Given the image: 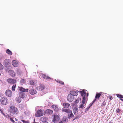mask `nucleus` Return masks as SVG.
I'll return each instance as SVG.
<instances>
[{
    "label": "nucleus",
    "instance_id": "obj_1",
    "mask_svg": "<svg viewBox=\"0 0 123 123\" xmlns=\"http://www.w3.org/2000/svg\"><path fill=\"white\" fill-rule=\"evenodd\" d=\"M9 112L12 115H17L19 113L18 109L14 106H10Z\"/></svg>",
    "mask_w": 123,
    "mask_h": 123
},
{
    "label": "nucleus",
    "instance_id": "obj_2",
    "mask_svg": "<svg viewBox=\"0 0 123 123\" xmlns=\"http://www.w3.org/2000/svg\"><path fill=\"white\" fill-rule=\"evenodd\" d=\"M0 101L1 104L3 105H6L8 103V100L6 97H3L1 98Z\"/></svg>",
    "mask_w": 123,
    "mask_h": 123
},
{
    "label": "nucleus",
    "instance_id": "obj_3",
    "mask_svg": "<svg viewBox=\"0 0 123 123\" xmlns=\"http://www.w3.org/2000/svg\"><path fill=\"white\" fill-rule=\"evenodd\" d=\"M44 115L43 112V110L41 109L38 110L36 113L35 115L36 117H39L43 116Z\"/></svg>",
    "mask_w": 123,
    "mask_h": 123
},
{
    "label": "nucleus",
    "instance_id": "obj_4",
    "mask_svg": "<svg viewBox=\"0 0 123 123\" xmlns=\"http://www.w3.org/2000/svg\"><path fill=\"white\" fill-rule=\"evenodd\" d=\"M53 116L54 118H53V122L55 123H56L59 121L60 118L58 115L54 114Z\"/></svg>",
    "mask_w": 123,
    "mask_h": 123
},
{
    "label": "nucleus",
    "instance_id": "obj_5",
    "mask_svg": "<svg viewBox=\"0 0 123 123\" xmlns=\"http://www.w3.org/2000/svg\"><path fill=\"white\" fill-rule=\"evenodd\" d=\"M29 92L30 94L31 95H33L36 94L37 93V91L35 89L33 88V87H30Z\"/></svg>",
    "mask_w": 123,
    "mask_h": 123
},
{
    "label": "nucleus",
    "instance_id": "obj_6",
    "mask_svg": "<svg viewBox=\"0 0 123 123\" xmlns=\"http://www.w3.org/2000/svg\"><path fill=\"white\" fill-rule=\"evenodd\" d=\"M5 93L6 96L8 97H10L12 95V91L9 89L6 90L5 92Z\"/></svg>",
    "mask_w": 123,
    "mask_h": 123
},
{
    "label": "nucleus",
    "instance_id": "obj_7",
    "mask_svg": "<svg viewBox=\"0 0 123 123\" xmlns=\"http://www.w3.org/2000/svg\"><path fill=\"white\" fill-rule=\"evenodd\" d=\"M7 81L8 83L10 84H14L16 82V79L9 78L7 80Z\"/></svg>",
    "mask_w": 123,
    "mask_h": 123
},
{
    "label": "nucleus",
    "instance_id": "obj_8",
    "mask_svg": "<svg viewBox=\"0 0 123 123\" xmlns=\"http://www.w3.org/2000/svg\"><path fill=\"white\" fill-rule=\"evenodd\" d=\"M74 99V97L73 95L70 93L68 94L67 98V100L69 102H72L73 101Z\"/></svg>",
    "mask_w": 123,
    "mask_h": 123
},
{
    "label": "nucleus",
    "instance_id": "obj_9",
    "mask_svg": "<svg viewBox=\"0 0 123 123\" xmlns=\"http://www.w3.org/2000/svg\"><path fill=\"white\" fill-rule=\"evenodd\" d=\"M10 63V61L8 59H6L4 61L3 65L5 67H7Z\"/></svg>",
    "mask_w": 123,
    "mask_h": 123
},
{
    "label": "nucleus",
    "instance_id": "obj_10",
    "mask_svg": "<svg viewBox=\"0 0 123 123\" xmlns=\"http://www.w3.org/2000/svg\"><path fill=\"white\" fill-rule=\"evenodd\" d=\"M53 111L49 109H47L45 111V114L47 115H51L53 113Z\"/></svg>",
    "mask_w": 123,
    "mask_h": 123
},
{
    "label": "nucleus",
    "instance_id": "obj_11",
    "mask_svg": "<svg viewBox=\"0 0 123 123\" xmlns=\"http://www.w3.org/2000/svg\"><path fill=\"white\" fill-rule=\"evenodd\" d=\"M42 77L44 79L48 80H52L51 78L50 77L47 75H46L45 74H42Z\"/></svg>",
    "mask_w": 123,
    "mask_h": 123
},
{
    "label": "nucleus",
    "instance_id": "obj_12",
    "mask_svg": "<svg viewBox=\"0 0 123 123\" xmlns=\"http://www.w3.org/2000/svg\"><path fill=\"white\" fill-rule=\"evenodd\" d=\"M18 89L20 91L22 92H28V89H25L22 87H18Z\"/></svg>",
    "mask_w": 123,
    "mask_h": 123
},
{
    "label": "nucleus",
    "instance_id": "obj_13",
    "mask_svg": "<svg viewBox=\"0 0 123 123\" xmlns=\"http://www.w3.org/2000/svg\"><path fill=\"white\" fill-rule=\"evenodd\" d=\"M19 97L22 98H24L26 96V94L25 93L22 92H20L19 93Z\"/></svg>",
    "mask_w": 123,
    "mask_h": 123
},
{
    "label": "nucleus",
    "instance_id": "obj_14",
    "mask_svg": "<svg viewBox=\"0 0 123 123\" xmlns=\"http://www.w3.org/2000/svg\"><path fill=\"white\" fill-rule=\"evenodd\" d=\"M51 106V107L55 111H58L59 110L58 107L56 105H52Z\"/></svg>",
    "mask_w": 123,
    "mask_h": 123
},
{
    "label": "nucleus",
    "instance_id": "obj_15",
    "mask_svg": "<svg viewBox=\"0 0 123 123\" xmlns=\"http://www.w3.org/2000/svg\"><path fill=\"white\" fill-rule=\"evenodd\" d=\"M70 94L74 96H77L78 94V92L77 91H71L70 92Z\"/></svg>",
    "mask_w": 123,
    "mask_h": 123
},
{
    "label": "nucleus",
    "instance_id": "obj_16",
    "mask_svg": "<svg viewBox=\"0 0 123 123\" xmlns=\"http://www.w3.org/2000/svg\"><path fill=\"white\" fill-rule=\"evenodd\" d=\"M101 95V94L100 93H97L96 94L95 98L94 99L93 101V103H94L96 101V99H99V98Z\"/></svg>",
    "mask_w": 123,
    "mask_h": 123
},
{
    "label": "nucleus",
    "instance_id": "obj_17",
    "mask_svg": "<svg viewBox=\"0 0 123 123\" xmlns=\"http://www.w3.org/2000/svg\"><path fill=\"white\" fill-rule=\"evenodd\" d=\"M12 65L14 67H17L18 65V62L15 60L13 61H12Z\"/></svg>",
    "mask_w": 123,
    "mask_h": 123
},
{
    "label": "nucleus",
    "instance_id": "obj_18",
    "mask_svg": "<svg viewBox=\"0 0 123 123\" xmlns=\"http://www.w3.org/2000/svg\"><path fill=\"white\" fill-rule=\"evenodd\" d=\"M63 107L67 109L70 106V104L67 103H64L63 104Z\"/></svg>",
    "mask_w": 123,
    "mask_h": 123
},
{
    "label": "nucleus",
    "instance_id": "obj_19",
    "mask_svg": "<svg viewBox=\"0 0 123 123\" xmlns=\"http://www.w3.org/2000/svg\"><path fill=\"white\" fill-rule=\"evenodd\" d=\"M8 72L10 75L14 77L15 76V73L13 70H9Z\"/></svg>",
    "mask_w": 123,
    "mask_h": 123
},
{
    "label": "nucleus",
    "instance_id": "obj_20",
    "mask_svg": "<svg viewBox=\"0 0 123 123\" xmlns=\"http://www.w3.org/2000/svg\"><path fill=\"white\" fill-rule=\"evenodd\" d=\"M62 112H64L68 113H70L71 112V111L69 109H62Z\"/></svg>",
    "mask_w": 123,
    "mask_h": 123
},
{
    "label": "nucleus",
    "instance_id": "obj_21",
    "mask_svg": "<svg viewBox=\"0 0 123 123\" xmlns=\"http://www.w3.org/2000/svg\"><path fill=\"white\" fill-rule=\"evenodd\" d=\"M85 102L83 100H82L81 102V104L80 105L79 107V108H84L85 107L84 106L85 105Z\"/></svg>",
    "mask_w": 123,
    "mask_h": 123
},
{
    "label": "nucleus",
    "instance_id": "obj_22",
    "mask_svg": "<svg viewBox=\"0 0 123 123\" xmlns=\"http://www.w3.org/2000/svg\"><path fill=\"white\" fill-rule=\"evenodd\" d=\"M39 87L40 90L41 91L44 90L45 87L43 85L41 84H40Z\"/></svg>",
    "mask_w": 123,
    "mask_h": 123
},
{
    "label": "nucleus",
    "instance_id": "obj_23",
    "mask_svg": "<svg viewBox=\"0 0 123 123\" xmlns=\"http://www.w3.org/2000/svg\"><path fill=\"white\" fill-rule=\"evenodd\" d=\"M78 111V109L76 107H74L73 110V112L75 115H76Z\"/></svg>",
    "mask_w": 123,
    "mask_h": 123
},
{
    "label": "nucleus",
    "instance_id": "obj_24",
    "mask_svg": "<svg viewBox=\"0 0 123 123\" xmlns=\"http://www.w3.org/2000/svg\"><path fill=\"white\" fill-rule=\"evenodd\" d=\"M30 84L31 85H34L35 84V80H29Z\"/></svg>",
    "mask_w": 123,
    "mask_h": 123
},
{
    "label": "nucleus",
    "instance_id": "obj_25",
    "mask_svg": "<svg viewBox=\"0 0 123 123\" xmlns=\"http://www.w3.org/2000/svg\"><path fill=\"white\" fill-rule=\"evenodd\" d=\"M15 100L17 102L19 103H20L21 101V98L19 97H17L15 98Z\"/></svg>",
    "mask_w": 123,
    "mask_h": 123
},
{
    "label": "nucleus",
    "instance_id": "obj_26",
    "mask_svg": "<svg viewBox=\"0 0 123 123\" xmlns=\"http://www.w3.org/2000/svg\"><path fill=\"white\" fill-rule=\"evenodd\" d=\"M6 52L9 55H12V52L9 49H7L6 50Z\"/></svg>",
    "mask_w": 123,
    "mask_h": 123
},
{
    "label": "nucleus",
    "instance_id": "obj_27",
    "mask_svg": "<svg viewBox=\"0 0 123 123\" xmlns=\"http://www.w3.org/2000/svg\"><path fill=\"white\" fill-rule=\"evenodd\" d=\"M55 80L57 83L60 84V85H63L64 84V82L61 81L60 80Z\"/></svg>",
    "mask_w": 123,
    "mask_h": 123
},
{
    "label": "nucleus",
    "instance_id": "obj_28",
    "mask_svg": "<svg viewBox=\"0 0 123 123\" xmlns=\"http://www.w3.org/2000/svg\"><path fill=\"white\" fill-rule=\"evenodd\" d=\"M70 113L71 114H70L69 115H68V118L69 119L70 118H71L73 117H74V115L72 113V111H71V112Z\"/></svg>",
    "mask_w": 123,
    "mask_h": 123
},
{
    "label": "nucleus",
    "instance_id": "obj_29",
    "mask_svg": "<svg viewBox=\"0 0 123 123\" xmlns=\"http://www.w3.org/2000/svg\"><path fill=\"white\" fill-rule=\"evenodd\" d=\"M16 87V85H13L12 87V91H14L15 90V89Z\"/></svg>",
    "mask_w": 123,
    "mask_h": 123
},
{
    "label": "nucleus",
    "instance_id": "obj_30",
    "mask_svg": "<svg viewBox=\"0 0 123 123\" xmlns=\"http://www.w3.org/2000/svg\"><path fill=\"white\" fill-rule=\"evenodd\" d=\"M8 117H9V118L10 121L12 122L13 123H15V122L13 120L12 118L9 115H8Z\"/></svg>",
    "mask_w": 123,
    "mask_h": 123
},
{
    "label": "nucleus",
    "instance_id": "obj_31",
    "mask_svg": "<svg viewBox=\"0 0 123 123\" xmlns=\"http://www.w3.org/2000/svg\"><path fill=\"white\" fill-rule=\"evenodd\" d=\"M116 95L117 96V97L118 98H123V96L121 95H120L118 94H117Z\"/></svg>",
    "mask_w": 123,
    "mask_h": 123
},
{
    "label": "nucleus",
    "instance_id": "obj_32",
    "mask_svg": "<svg viewBox=\"0 0 123 123\" xmlns=\"http://www.w3.org/2000/svg\"><path fill=\"white\" fill-rule=\"evenodd\" d=\"M20 82L22 84L25 82V80L23 79H22L21 80Z\"/></svg>",
    "mask_w": 123,
    "mask_h": 123
},
{
    "label": "nucleus",
    "instance_id": "obj_33",
    "mask_svg": "<svg viewBox=\"0 0 123 123\" xmlns=\"http://www.w3.org/2000/svg\"><path fill=\"white\" fill-rule=\"evenodd\" d=\"M63 122H67L68 121V119L67 118H63Z\"/></svg>",
    "mask_w": 123,
    "mask_h": 123
},
{
    "label": "nucleus",
    "instance_id": "obj_34",
    "mask_svg": "<svg viewBox=\"0 0 123 123\" xmlns=\"http://www.w3.org/2000/svg\"><path fill=\"white\" fill-rule=\"evenodd\" d=\"M4 68V67L0 63V70H1L2 69Z\"/></svg>",
    "mask_w": 123,
    "mask_h": 123
},
{
    "label": "nucleus",
    "instance_id": "obj_35",
    "mask_svg": "<svg viewBox=\"0 0 123 123\" xmlns=\"http://www.w3.org/2000/svg\"><path fill=\"white\" fill-rule=\"evenodd\" d=\"M120 111L121 110L119 108H117L116 110V113H119Z\"/></svg>",
    "mask_w": 123,
    "mask_h": 123
},
{
    "label": "nucleus",
    "instance_id": "obj_36",
    "mask_svg": "<svg viewBox=\"0 0 123 123\" xmlns=\"http://www.w3.org/2000/svg\"><path fill=\"white\" fill-rule=\"evenodd\" d=\"M80 93L81 95L82 96H83L84 95V92L83 91H80Z\"/></svg>",
    "mask_w": 123,
    "mask_h": 123
},
{
    "label": "nucleus",
    "instance_id": "obj_37",
    "mask_svg": "<svg viewBox=\"0 0 123 123\" xmlns=\"http://www.w3.org/2000/svg\"><path fill=\"white\" fill-rule=\"evenodd\" d=\"M21 121L23 122V123H28L29 122L28 121H25L23 120H21Z\"/></svg>",
    "mask_w": 123,
    "mask_h": 123
},
{
    "label": "nucleus",
    "instance_id": "obj_38",
    "mask_svg": "<svg viewBox=\"0 0 123 123\" xmlns=\"http://www.w3.org/2000/svg\"><path fill=\"white\" fill-rule=\"evenodd\" d=\"M106 104V103L105 102V101H104L102 104L101 106H105Z\"/></svg>",
    "mask_w": 123,
    "mask_h": 123
},
{
    "label": "nucleus",
    "instance_id": "obj_39",
    "mask_svg": "<svg viewBox=\"0 0 123 123\" xmlns=\"http://www.w3.org/2000/svg\"><path fill=\"white\" fill-rule=\"evenodd\" d=\"M109 98L110 99V100H111L113 99L112 96H111L109 95Z\"/></svg>",
    "mask_w": 123,
    "mask_h": 123
},
{
    "label": "nucleus",
    "instance_id": "obj_40",
    "mask_svg": "<svg viewBox=\"0 0 123 123\" xmlns=\"http://www.w3.org/2000/svg\"><path fill=\"white\" fill-rule=\"evenodd\" d=\"M85 96H84L83 98V100H83L85 102Z\"/></svg>",
    "mask_w": 123,
    "mask_h": 123
},
{
    "label": "nucleus",
    "instance_id": "obj_41",
    "mask_svg": "<svg viewBox=\"0 0 123 123\" xmlns=\"http://www.w3.org/2000/svg\"><path fill=\"white\" fill-rule=\"evenodd\" d=\"M41 123H48V122L46 121H43L41 122Z\"/></svg>",
    "mask_w": 123,
    "mask_h": 123
},
{
    "label": "nucleus",
    "instance_id": "obj_42",
    "mask_svg": "<svg viewBox=\"0 0 123 123\" xmlns=\"http://www.w3.org/2000/svg\"><path fill=\"white\" fill-rule=\"evenodd\" d=\"M79 100L78 99H77L75 101V102L76 103H78L79 102Z\"/></svg>",
    "mask_w": 123,
    "mask_h": 123
},
{
    "label": "nucleus",
    "instance_id": "obj_43",
    "mask_svg": "<svg viewBox=\"0 0 123 123\" xmlns=\"http://www.w3.org/2000/svg\"><path fill=\"white\" fill-rule=\"evenodd\" d=\"M93 103H92L91 104H90V106H92V105Z\"/></svg>",
    "mask_w": 123,
    "mask_h": 123
},
{
    "label": "nucleus",
    "instance_id": "obj_44",
    "mask_svg": "<svg viewBox=\"0 0 123 123\" xmlns=\"http://www.w3.org/2000/svg\"><path fill=\"white\" fill-rule=\"evenodd\" d=\"M2 96V94L1 93H0V97H1Z\"/></svg>",
    "mask_w": 123,
    "mask_h": 123
},
{
    "label": "nucleus",
    "instance_id": "obj_45",
    "mask_svg": "<svg viewBox=\"0 0 123 123\" xmlns=\"http://www.w3.org/2000/svg\"><path fill=\"white\" fill-rule=\"evenodd\" d=\"M120 99L122 101H123V99L121 98H120Z\"/></svg>",
    "mask_w": 123,
    "mask_h": 123
},
{
    "label": "nucleus",
    "instance_id": "obj_46",
    "mask_svg": "<svg viewBox=\"0 0 123 123\" xmlns=\"http://www.w3.org/2000/svg\"><path fill=\"white\" fill-rule=\"evenodd\" d=\"M18 123H22L21 122L19 121L18 122Z\"/></svg>",
    "mask_w": 123,
    "mask_h": 123
},
{
    "label": "nucleus",
    "instance_id": "obj_47",
    "mask_svg": "<svg viewBox=\"0 0 123 123\" xmlns=\"http://www.w3.org/2000/svg\"><path fill=\"white\" fill-rule=\"evenodd\" d=\"M76 118H77V117H76L75 119H74L73 120V121H74V120L75 119H76Z\"/></svg>",
    "mask_w": 123,
    "mask_h": 123
},
{
    "label": "nucleus",
    "instance_id": "obj_48",
    "mask_svg": "<svg viewBox=\"0 0 123 123\" xmlns=\"http://www.w3.org/2000/svg\"><path fill=\"white\" fill-rule=\"evenodd\" d=\"M59 123H62V121L60 122Z\"/></svg>",
    "mask_w": 123,
    "mask_h": 123
},
{
    "label": "nucleus",
    "instance_id": "obj_49",
    "mask_svg": "<svg viewBox=\"0 0 123 123\" xmlns=\"http://www.w3.org/2000/svg\"><path fill=\"white\" fill-rule=\"evenodd\" d=\"M84 93H85V94H86V92L85 91V92H84Z\"/></svg>",
    "mask_w": 123,
    "mask_h": 123
},
{
    "label": "nucleus",
    "instance_id": "obj_50",
    "mask_svg": "<svg viewBox=\"0 0 123 123\" xmlns=\"http://www.w3.org/2000/svg\"><path fill=\"white\" fill-rule=\"evenodd\" d=\"M15 120H16V121H17L18 120L16 118H15Z\"/></svg>",
    "mask_w": 123,
    "mask_h": 123
},
{
    "label": "nucleus",
    "instance_id": "obj_51",
    "mask_svg": "<svg viewBox=\"0 0 123 123\" xmlns=\"http://www.w3.org/2000/svg\"><path fill=\"white\" fill-rule=\"evenodd\" d=\"M87 96H88V93H87Z\"/></svg>",
    "mask_w": 123,
    "mask_h": 123
},
{
    "label": "nucleus",
    "instance_id": "obj_52",
    "mask_svg": "<svg viewBox=\"0 0 123 123\" xmlns=\"http://www.w3.org/2000/svg\"><path fill=\"white\" fill-rule=\"evenodd\" d=\"M109 123H112L111 122H109Z\"/></svg>",
    "mask_w": 123,
    "mask_h": 123
},
{
    "label": "nucleus",
    "instance_id": "obj_53",
    "mask_svg": "<svg viewBox=\"0 0 123 123\" xmlns=\"http://www.w3.org/2000/svg\"><path fill=\"white\" fill-rule=\"evenodd\" d=\"M1 110L0 109V111H1Z\"/></svg>",
    "mask_w": 123,
    "mask_h": 123
}]
</instances>
